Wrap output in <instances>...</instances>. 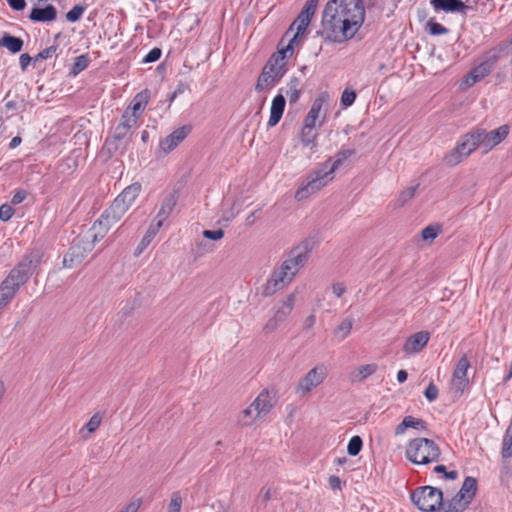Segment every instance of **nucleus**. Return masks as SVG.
Returning a JSON list of instances; mask_svg holds the SVG:
<instances>
[{"label":"nucleus","mask_w":512,"mask_h":512,"mask_svg":"<svg viewBox=\"0 0 512 512\" xmlns=\"http://www.w3.org/2000/svg\"><path fill=\"white\" fill-rule=\"evenodd\" d=\"M354 319L347 317L343 319L333 331V335L338 342L345 340L352 331Z\"/></svg>","instance_id":"2f4dec72"},{"label":"nucleus","mask_w":512,"mask_h":512,"mask_svg":"<svg viewBox=\"0 0 512 512\" xmlns=\"http://www.w3.org/2000/svg\"><path fill=\"white\" fill-rule=\"evenodd\" d=\"M141 500L134 501L130 504H128L123 510L120 512H137L140 508Z\"/></svg>","instance_id":"774afa93"},{"label":"nucleus","mask_w":512,"mask_h":512,"mask_svg":"<svg viewBox=\"0 0 512 512\" xmlns=\"http://www.w3.org/2000/svg\"><path fill=\"white\" fill-rule=\"evenodd\" d=\"M440 233V226L429 225L422 230L421 237L424 241L432 242Z\"/></svg>","instance_id":"a18cd8bd"},{"label":"nucleus","mask_w":512,"mask_h":512,"mask_svg":"<svg viewBox=\"0 0 512 512\" xmlns=\"http://www.w3.org/2000/svg\"><path fill=\"white\" fill-rule=\"evenodd\" d=\"M377 371L376 364H366L357 367L353 372L350 373V380L352 382H363L368 377L373 375Z\"/></svg>","instance_id":"c85d7f7f"},{"label":"nucleus","mask_w":512,"mask_h":512,"mask_svg":"<svg viewBox=\"0 0 512 512\" xmlns=\"http://www.w3.org/2000/svg\"><path fill=\"white\" fill-rule=\"evenodd\" d=\"M329 94L321 92L313 101L312 106L304 119L307 127L321 126L325 121L329 105Z\"/></svg>","instance_id":"1a4fd4ad"},{"label":"nucleus","mask_w":512,"mask_h":512,"mask_svg":"<svg viewBox=\"0 0 512 512\" xmlns=\"http://www.w3.org/2000/svg\"><path fill=\"white\" fill-rule=\"evenodd\" d=\"M41 261L42 253L39 250H33L24 255L17 267L26 270L27 274L30 275V273L41 264Z\"/></svg>","instance_id":"aec40b11"},{"label":"nucleus","mask_w":512,"mask_h":512,"mask_svg":"<svg viewBox=\"0 0 512 512\" xmlns=\"http://www.w3.org/2000/svg\"><path fill=\"white\" fill-rule=\"evenodd\" d=\"M476 490L477 480L474 477H466L457 495L470 504L476 494Z\"/></svg>","instance_id":"bb28decb"},{"label":"nucleus","mask_w":512,"mask_h":512,"mask_svg":"<svg viewBox=\"0 0 512 512\" xmlns=\"http://www.w3.org/2000/svg\"><path fill=\"white\" fill-rule=\"evenodd\" d=\"M164 221V219H160V217L156 216L155 219L149 225L147 231L150 232V234L156 236L161 227L163 226Z\"/></svg>","instance_id":"680f3d73"},{"label":"nucleus","mask_w":512,"mask_h":512,"mask_svg":"<svg viewBox=\"0 0 512 512\" xmlns=\"http://www.w3.org/2000/svg\"><path fill=\"white\" fill-rule=\"evenodd\" d=\"M138 120V117L130 113V109H126L121 117L120 124L131 130L137 126Z\"/></svg>","instance_id":"8fccbe9b"},{"label":"nucleus","mask_w":512,"mask_h":512,"mask_svg":"<svg viewBox=\"0 0 512 512\" xmlns=\"http://www.w3.org/2000/svg\"><path fill=\"white\" fill-rule=\"evenodd\" d=\"M26 197H27L26 191L18 190L14 193L11 202H12V204L17 205V204L22 203L26 199Z\"/></svg>","instance_id":"338daca9"},{"label":"nucleus","mask_w":512,"mask_h":512,"mask_svg":"<svg viewBox=\"0 0 512 512\" xmlns=\"http://www.w3.org/2000/svg\"><path fill=\"white\" fill-rule=\"evenodd\" d=\"M177 198L174 194L167 195L162 203L161 207L156 216L160 217V219L166 220L170 214L172 213L174 207L176 206Z\"/></svg>","instance_id":"c9c22d12"},{"label":"nucleus","mask_w":512,"mask_h":512,"mask_svg":"<svg viewBox=\"0 0 512 512\" xmlns=\"http://www.w3.org/2000/svg\"><path fill=\"white\" fill-rule=\"evenodd\" d=\"M465 158L466 156L462 155L461 150H459V148L456 146L453 150L446 154L444 162L448 166H456Z\"/></svg>","instance_id":"79ce46f5"},{"label":"nucleus","mask_w":512,"mask_h":512,"mask_svg":"<svg viewBox=\"0 0 512 512\" xmlns=\"http://www.w3.org/2000/svg\"><path fill=\"white\" fill-rule=\"evenodd\" d=\"M164 221V219H160V217L156 216L155 219L149 225L147 231L150 232V234L156 236L161 227L163 226Z\"/></svg>","instance_id":"052dcab7"},{"label":"nucleus","mask_w":512,"mask_h":512,"mask_svg":"<svg viewBox=\"0 0 512 512\" xmlns=\"http://www.w3.org/2000/svg\"><path fill=\"white\" fill-rule=\"evenodd\" d=\"M56 51H57L56 46L47 47L44 50H42L41 52H39L35 56L34 59H35V61H38V60H44V59L51 58L53 55H55Z\"/></svg>","instance_id":"13d9d810"},{"label":"nucleus","mask_w":512,"mask_h":512,"mask_svg":"<svg viewBox=\"0 0 512 512\" xmlns=\"http://www.w3.org/2000/svg\"><path fill=\"white\" fill-rule=\"evenodd\" d=\"M28 278L29 275L26 270L19 269L16 266L9 272L4 281L18 291L19 288L27 282Z\"/></svg>","instance_id":"393cba45"},{"label":"nucleus","mask_w":512,"mask_h":512,"mask_svg":"<svg viewBox=\"0 0 512 512\" xmlns=\"http://www.w3.org/2000/svg\"><path fill=\"white\" fill-rule=\"evenodd\" d=\"M103 420V414L95 413L89 421L79 430L82 439L87 440L99 428Z\"/></svg>","instance_id":"cd10ccee"},{"label":"nucleus","mask_w":512,"mask_h":512,"mask_svg":"<svg viewBox=\"0 0 512 512\" xmlns=\"http://www.w3.org/2000/svg\"><path fill=\"white\" fill-rule=\"evenodd\" d=\"M311 251L312 244L310 241L305 240L301 242L288 253L287 258L278 268L294 280L298 272L307 263Z\"/></svg>","instance_id":"39448f33"},{"label":"nucleus","mask_w":512,"mask_h":512,"mask_svg":"<svg viewBox=\"0 0 512 512\" xmlns=\"http://www.w3.org/2000/svg\"><path fill=\"white\" fill-rule=\"evenodd\" d=\"M470 362L466 354H464L457 362L450 382V390L456 395L460 396L469 387L468 369Z\"/></svg>","instance_id":"9d476101"},{"label":"nucleus","mask_w":512,"mask_h":512,"mask_svg":"<svg viewBox=\"0 0 512 512\" xmlns=\"http://www.w3.org/2000/svg\"><path fill=\"white\" fill-rule=\"evenodd\" d=\"M183 498L179 491H175L170 496L167 512H181Z\"/></svg>","instance_id":"c03bdc74"},{"label":"nucleus","mask_w":512,"mask_h":512,"mask_svg":"<svg viewBox=\"0 0 512 512\" xmlns=\"http://www.w3.org/2000/svg\"><path fill=\"white\" fill-rule=\"evenodd\" d=\"M112 223H110L109 220H107L102 214L99 219H97L91 228V231L93 232L92 235V243L95 244L96 242L100 241L105 237V235L108 233L110 228L112 227Z\"/></svg>","instance_id":"b1692460"},{"label":"nucleus","mask_w":512,"mask_h":512,"mask_svg":"<svg viewBox=\"0 0 512 512\" xmlns=\"http://www.w3.org/2000/svg\"><path fill=\"white\" fill-rule=\"evenodd\" d=\"M491 72L490 65L488 63H481L477 67L471 70V83H477Z\"/></svg>","instance_id":"ea45409f"},{"label":"nucleus","mask_w":512,"mask_h":512,"mask_svg":"<svg viewBox=\"0 0 512 512\" xmlns=\"http://www.w3.org/2000/svg\"><path fill=\"white\" fill-rule=\"evenodd\" d=\"M296 301V294L290 293L281 299L275 307L274 313L284 321L292 313Z\"/></svg>","instance_id":"5701e85b"},{"label":"nucleus","mask_w":512,"mask_h":512,"mask_svg":"<svg viewBox=\"0 0 512 512\" xmlns=\"http://www.w3.org/2000/svg\"><path fill=\"white\" fill-rule=\"evenodd\" d=\"M411 500L421 511L435 512L443 500L442 491L431 487H418L411 493Z\"/></svg>","instance_id":"423d86ee"},{"label":"nucleus","mask_w":512,"mask_h":512,"mask_svg":"<svg viewBox=\"0 0 512 512\" xmlns=\"http://www.w3.org/2000/svg\"><path fill=\"white\" fill-rule=\"evenodd\" d=\"M93 247L94 244L92 242L80 243L79 241L78 243H74L64 256V268L71 269L79 265L84 260L87 253L93 249Z\"/></svg>","instance_id":"f8f14e48"},{"label":"nucleus","mask_w":512,"mask_h":512,"mask_svg":"<svg viewBox=\"0 0 512 512\" xmlns=\"http://www.w3.org/2000/svg\"><path fill=\"white\" fill-rule=\"evenodd\" d=\"M331 180L332 177L329 178L324 169L319 168L318 170H315L308 175L306 182L298 188L295 193V199L297 201L307 199L326 186Z\"/></svg>","instance_id":"6e6552de"},{"label":"nucleus","mask_w":512,"mask_h":512,"mask_svg":"<svg viewBox=\"0 0 512 512\" xmlns=\"http://www.w3.org/2000/svg\"><path fill=\"white\" fill-rule=\"evenodd\" d=\"M0 44L12 53L20 52L23 47V41L20 38L11 35L3 36Z\"/></svg>","instance_id":"4c0bfd02"},{"label":"nucleus","mask_w":512,"mask_h":512,"mask_svg":"<svg viewBox=\"0 0 512 512\" xmlns=\"http://www.w3.org/2000/svg\"><path fill=\"white\" fill-rule=\"evenodd\" d=\"M85 11V6L81 4H77L72 7L67 13H66V20L71 23H75L80 20L83 13Z\"/></svg>","instance_id":"49530a36"},{"label":"nucleus","mask_w":512,"mask_h":512,"mask_svg":"<svg viewBox=\"0 0 512 512\" xmlns=\"http://www.w3.org/2000/svg\"><path fill=\"white\" fill-rule=\"evenodd\" d=\"M319 0H307L299 16H306L311 21L312 16L315 14Z\"/></svg>","instance_id":"09e8293b"},{"label":"nucleus","mask_w":512,"mask_h":512,"mask_svg":"<svg viewBox=\"0 0 512 512\" xmlns=\"http://www.w3.org/2000/svg\"><path fill=\"white\" fill-rule=\"evenodd\" d=\"M363 441L360 436H353L348 443L347 452L350 456H356L361 451Z\"/></svg>","instance_id":"de8ad7c7"},{"label":"nucleus","mask_w":512,"mask_h":512,"mask_svg":"<svg viewBox=\"0 0 512 512\" xmlns=\"http://www.w3.org/2000/svg\"><path fill=\"white\" fill-rule=\"evenodd\" d=\"M203 236L210 240H220L224 237V231L222 229L217 230H204L202 232Z\"/></svg>","instance_id":"bf43d9fd"},{"label":"nucleus","mask_w":512,"mask_h":512,"mask_svg":"<svg viewBox=\"0 0 512 512\" xmlns=\"http://www.w3.org/2000/svg\"><path fill=\"white\" fill-rule=\"evenodd\" d=\"M293 280L279 268L274 269L263 288L264 296H272L286 288Z\"/></svg>","instance_id":"4468645a"},{"label":"nucleus","mask_w":512,"mask_h":512,"mask_svg":"<svg viewBox=\"0 0 512 512\" xmlns=\"http://www.w3.org/2000/svg\"><path fill=\"white\" fill-rule=\"evenodd\" d=\"M440 454L441 451L438 444L428 438L412 439L406 448V457L417 465H427L436 462Z\"/></svg>","instance_id":"7ed1b4c3"},{"label":"nucleus","mask_w":512,"mask_h":512,"mask_svg":"<svg viewBox=\"0 0 512 512\" xmlns=\"http://www.w3.org/2000/svg\"><path fill=\"white\" fill-rule=\"evenodd\" d=\"M57 17L56 8L53 5H47L45 8H33L29 18L34 22H52Z\"/></svg>","instance_id":"6ab92c4d"},{"label":"nucleus","mask_w":512,"mask_h":512,"mask_svg":"<svg viewBox=\"0 0 512 512\" xmlns=\"http://www.w3.org/2000/svg\"><path fill=\"white\" fill-rule=\"evenodd\" d=\"M417 186H411L403 190L398 197L399 205L403 206L408 203L416 193Z\"/></svg>","instance_id":"603ef678"},{"label":"nucleus","mask_w":512,"mask_h":512,"mask_svg":"<svg viewBox=\"0 0 512 512\" xmlns=\"http://www.w3.org/2000/svg\"><path fill=\"white\" fill-rule=\"evenodd\" d=\"M356 92L354 90L346 88L341 95V104L344 107L351 106L356 100Z\"/></svg>","instance_id":"5fc2aeb1"},{"label":"nucleus","mask_w":512,"mask_h":512,"mask_svg":"<svg viewBox=\"0 0 512 512\" xmlns=\"http://www.w3.org/2000/svg\"><path fill=\"white\" fill-rule=\"evenodd\" d=\"M327 376V367L324 364H317L298 381L295 386V393L300 397H306L314 389L319 387Z\"/></svg>","instance_id":"0eeeda50"},{"label":"nucleus","mask_w":512,"mask_h":512,"mask_svg":"<svg viewBox=\"0 0 512 512\" xmlns=\"http://www.w3.org/2000/svg\"><path fill=\"white\" fill-rule=\"evenodd\" d=\"M469 9L470 7L464 4L461 0H452L451 4L447 6L444 11L459 12L465 15Z\"/></svg>","instance_id":"864d4df0"},{"label":"nucleus","mask_w":512,"mask_h":512,"mask_svg":"<svg viewBox=\"0 0 512 512\" xmlns=\"http://www.w3.org/2000/svg\"><path fill=\"white\" fill-rule=\"evenodd\" d=\"M154 237H155L154 235H152V234H150V232L146 231L145 235L143 236V238L141 239L139 245L137 246V248L135 250V255L139 256L148 247V245L152 242Z\"/></svg>","instance_id":"6e6d98bb"},{"label":"nucleus","mask_w":512,"mask_h":512,"mask_svg":"<svg viewBox=\"0 0 512 512\" xmlns=\"http://www.w3.org/2000/svg\"><path fill=\"white\" fill-rule=\"evenodd\" d=\"M457 147L461 150L462 155H465L466 157H468L477 148H480L476 131L473 130L470 133L465 134Z\"/></svg>","instance_id":"4be33fe9"},{"label":"nucleus","mask_w":512,"mask_h":512,"mask_svg":"<svg viewBox=\"0 0 512 512\" xmlns=\"http://www.w3.org/2000/svg\"><path fill=\"white\" fill-rule=\"evenodd\" d=\"M191 125H183L160 141L159 150L167 155L172 152L191 133Z\"/></svg>","instance_id":"ddd939ff"},{"label":"nucleus","mask_w":512,"mask_h":512,"mask_svg":"<svg viewBox=\"0 0 512 512\" xmlns=\"http://www.w3.org/2000/svg\"><path fill=\"white\" fill-rule=\"evenodd\" d=\"M283 322L284 320L282 318L273 313V315L263 325L262 332L265 335H270L271 333L275 332Z\"/></svg>","instance_id":"a19ab883"},{"label":"nucleus","mask_w":512,"mask_h":512,"mask_svg":"<svg viewBox=\"0 0 512 512\" xmlns=\"http://www.w3.org/2000/svg\"><path fill=\"white\" fill-rule=\"evenodd\" d=\"M469 504L460 498L459 495H455L450 501L444 503L442 501V512H463Z\"/></svg>","instance_id":"f704fd0d"},{"label":"nucleus","mask_w":512,"mask_h":512,"mask_svg":"<svg viewBox=\"0 0 512 512\" xmlns=\"http://www.w3.org/2000/svg\"><path fill=\"white\" fill-rule=\"evenodd\" d=\"M150 99L149 90L145 89L133 98L130 106L127 109H130V113L140 118L142 112L145 110Z\"/></svg>","instance_id":"412c9836"},{"label":"nucleus","mask_w":512,"mask_h":512,"mask_svg":"<svg viewBox=\"0 0 512 512\" xmlns=\"http://www.w3.org/2000/svg\"><path fill=\"white\" fill-rule=\"evenodd\" d=\"M161 49L160 48H153L149 51V53L144 57L143 62L144 63H152L157 61L161 57Z\"/></svg>","instance_id":"e2e57ef3"},{"label":"nucleus","mask_w":512,"mask_h":512,"mask_svg":"<svg viewBox=\"0 0 512 512\" xmlns=\"http://www.w3.org/2000/svg\"><path fill=\"white\" fill-rule=\"evenodd\" d=\"M285 103V97L282 94H278L274 97L272 100L270 117L268 120L269 127H274L279 123L285 109Z\"/></svg>","instance_id":"f3484780"},{"label":"nucleus","mask_w":512,"mask_h":512,"mask_svg":"<svg viewBox=\"0 0 512 512\" xmlns=\"http://www.w3.org/2000/svg\"><path fill=\"white\" fill-rule=\"evenodd\" d=\"M260 417L266 416L272 409L273 403L272 398L268 391L263 390L251 403Z\"/></svg>","instance_id":"a211bd4d"},{"label":"nucleus","mask_w":512,"mask_h":512,"mask_svg":"<svg viewBox=\"0 0 512 512\" xmlns=\"http://www.w3.org/2000/svg\"><path fill=\"white\" fill-rule=\"evenodd\" d=\"M310 21L309 18H306V16H297L296 20L293 22L290 29H293V27L296 28V33L292 37V39L289 41L288 45L286 47H291V51L293 50V46L298 43L299 37L306 31Z\"/></svg>","instance_id":"7c9ffc66"},{"label":"nucleus","mask_w":512,"mask_h":512,"mask_svg":"<svg viewBox=\"0 0 512 512\" xmlns=\"http://www.w3.org/2000/svg\"><path fill=\"white\" fill-rule=\"evenodd\" d=\"M430 339L427 331H419L407 338L403 345V351L407 355L417 354L423 350Z\"/></svg>","instance_id":"2eb2a0df"},{"label":"nucleus","mask_w":512,"mask_h":512,"mask_svg":"<svg viewBox=\"0 0 512 512\" xmlns=\"http://www.w3.org/2000/svg\"><path fill=\"white\" fill-rule=\"evenodd\" d=\"M259 418H261L260 415L250 404L238 414L237 422L242 427H248L253 425Z\"/></svg>","instance_id":"c756f323"},{"label":"nucleus","mask_w":512,"mask_h":512,"mask_svg":"<svg viewBox=\"0 0 512 512\" xmlns=\"http://www.w3.org/2000/svg\"><path fill=\"white\" fill-rule=\"evenodd\" d=\"M129 132L130 129L119 123L115 128L114 137L117 140H122L129 134Z\"/></svg>","instance_id":"69168bd1"},{"label":"nucleus","mask_w":512,"mask_h":512,"mask_svg":"<svg viewBox=\"0 0 512 512\" xmlns=\"http://www.w3.org/2000/svg\"><path fill=\"white\" fill-rule=\"evenodd\" d=\"M17 290L4 280L0 285V309L5 307L15 296Z\"/></svg>","instance_id":"e433bc0d"},{"label":"nucleus","mask_w":512,"mask_h":512,"mask_svg":"<svg viewBox=\"0 0 512 512\" xmlns=\"http://www.w3.org/2000/svg\"><path fill=\"white\" fill-rule=\"evenodd\" d=\"M365 20L362 0H329L322 13V30L325 38L343 43L355 36Z\"/></svg>","instance_id":"f257e3e1"},{"label":"nucleus","mask_w":512,"mask_h":512,"mask_svg":"<svg viewBox=\"0 0 512 512\" xmlns=\"http://www.w3.org/2000/svg\"><path fill=\"white\" fill-rule=\"evenodd\" d=\"M408 428H413L417 430H424L426 429V423L422 419H418L412 416H406L402 420L400 424H398L395 428V435L399 436L404 434V432Z\"/></svg>","instance_id":"a878e982"},{"label":"nucleus","mask_w":512,"mask_h":512,"mask_svg":"<svg viewBox=\"0 0 512 512\" xmlns=\"http://www.w3.org/2000/svg\"><path fill=\"white\" fill-rule=\"evenodd\" d=\"M424 395L428 401L432 402L438 397V388L433 383H430L425 389Z\"/></svg>","instance_id":"0e129e2a"},{"label":"nucleus","mask_w":512,"mask_h":512,"mask_svg":"<svg viewBox=\"0 0 512 512\" xmlns=\"http://www.w3.org/2000/svg\"><path fill=\"white\" fill-rule=\"evenodd\" d=\"M292 54L291 47H285L273 54L258 77L255 90L264 91L273 87L286 73L285 59Z\"/></svg>","instance_id":"f03ea898"},{"label":"nucleus","mask_w":512,"mask_h":512,"mask_svg":"<svg viewBox=\"0 0 512 512\" xmlns=\"http://www.w3.org/2000/svg\"><path fill=\"white\" fill-rule=\"evenodd\" d=\"M301 82L300 79L294 77L290 79L285 88V94L289 99L290 104H295L301 95Z\"/></svg>","instance_id":"72a5a7b5"},{"label":"nucleus","mask_w":512,"mask_h":512,"mask_svg":"<svg viewBox=\"0 0 512 512\" xmlns=\"http://www.w3.org/2000/svg\"><path fill=\"white\" fill-rule=\"evenodd\" d=\"M89 64V58L87 55H80L75 58L73 67H72V73L74 75H77L81 71L87 68Z\"/></svg>","instance_id":"3c124183"},{"label":"nucleus","mask_w":512,"mask_h":512,"mask_svg":"<svg viewBox=\"0 0 512 512\" xmlns=\"http://www.w3.org/2000/svg\"><path fill=\"white\" fill-rule=\"evenodd\" d=\"M315 127H307L306 124L303 125L300 131V142L303 146L309 147L311 150H314L317 147V133L313 132Z\"/></svg>","instance_id":"473e14b6"},{"label":"nucleus","mask_w":512,"mask_h":512,"mask_svg":"<svg viewBox=\"0 0 512 512\" xmlns=\"http://www.w3.org/2000/svg\"><path fill=\"white\" fill-rule=\"evenodd\" d=\"M425 30L430 34L434 36L438 35H445L449 32V30L442 26L441 24L437 23L433 18L430 19L426 25Z\"/></svg>","instance_id":"37998d69"},{"label":"nucleus","mask_w":512,"mask_h":512,"mask_svg":"<svg viewBox=\"0 0 512 512\" xmlns=\"http://www.w3.org/2000/svg\"><path fill=\"white\" fill-rule=\"evenodd\" d=\"M141 192V184L135 182L126 187L113 201V203L102 213L112 223L116 224L130 209Z\"/></svg>","instance_id":"20e7f679"},{"label":"nucleus","mask_w":512,"mask_h":512,"mask_svg":"<svg viewBox=\"0 0 512 512\" xmlns=\"http://www.w3.org/2000/svg\"><path fill=\"white\" fill-rule=\"evenodd\" d=\"M14 214V209L9 204H2L0 206V219L4 222L11 219Z\"/></svg>","instance_id":"4d7b16f0"},{"label":"nucleus","mask_w":512,"mask_h":512,"mask_svg":"<svg viewBox=\"0 0 512 512\" xmlns=\"http://www.w3.org/2000/svg\"><path fill=\"white\" fill-rule=\"evenodd\" d=\"M480 148L488 152L501 143L509 134V127L502 125L495 130L487 132L484 129H475Z\"/></svg>","instance_id":"9b49d317"},{"label":"nucleus","mask_w":512,"mask_h":512,"mask_svg":"<svg viewBox=\"0 0 512 512\" xmlns=\"http://www.w3.org/2000/svg\"><path fill=\"white\" fill-rule=\"evenodd\" d=\"M501 453L504 458L512 456V418L503 438Z\"/></svg>","instance_id":"58836bf2"},{"label":"nucleus","mask_w":512,"mask_h":512,"mask_svg":"<svg viewBox=\"0 0 512 512\" xmlns=\"http://www.w3.org/2000/svg\"><path fill=\"white\" fill-rule=\"evenodd\" d=\"M355 151L352 149L341 150L333 157H329L321 166V169L326 171V175L333 178L334 172L348 160Z\"/></svg>","instance_id":"dca6fc26"}]
</instances>
